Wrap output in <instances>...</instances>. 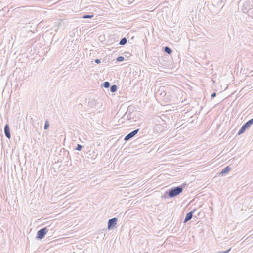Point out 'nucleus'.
<instances>
[{"mask_svg":"<svg viewBox=\"0 0 253 253\" xmlns=\"http://www.w3.org/2000/svg\"><path fill=\"white\" fill-rule=\"evenodd\" d=\"M243 126H244V127L245 128V129H248V128H249L250 127V126H249V125H248V124H247V123H245L243 125Z\"/></svg>","mask_w":253,"mask_h":253,"instance_id":"4be33fe9","label":"nucleus"},{"mask_svg":"<svg viewBox=\"0 0 253 253\" xmlns=\"http://www.w3.org/2000/svg\"><path fill=\"white\" fill-rule=\"evenodd\" d=\"M185 187V184H182L180 186L172 187L167 190L164 194L163 197L165 199L175 197L182 192Z\"/></svg>","mask_w":253,"mask_h":253,"instance_id":"f257e3e1","label":"nucleus"},{"mask_svg":"<svg viewBox=\"0 0 253 253\" xmlns=\"http://www.w3.org/2000/svg\"><path fill=\"white\" fill-rule=\"evenodd\" d=\"M203 204H200L199 206H202Z\"/></svg>","mask_w":253,"mask_h":253,"instance_id":"cd10ccee","label":"nucleus"},{"mask_svg":"<svg viewBox=\"0 0 253 253\" xmlns=\"http://www.w3.org/2000/svg\"><path fill=\"white\" fill-rule=\"evenodd\" d=\"M146 253V252H144V253Z\"/></svg>","mask_w":253,"mask_h":253,"instance_id":"c85d7f7f","label":"nucleus"},{"mask_svg":"<svg viewBox=\"0 0 253 253\" xmlns=\"http://www.w3.org/2000/svg\"><path fill=\"white\" fill-rule=\"evenodd\" d=\"M4 134L5 136L8 138H11V133L9 126L8 124H6L4 126Z\"/></svg>","mask_w":253,"mask_h":253,"instance_id":"1a4fd4ad","label":"nucleus"},{"mask_svg":"<svg viewBox=\"0 0 253 253\" xmlns=\"http://www.w3.org/2000/svg\"><path fill=\"white\" fill-rule=\"evenodd\" d=\"M117 221L118 219L116 217L110 219L108 222V229L109 230L114 229L117 225Z\"/></svg>","mask_w":253,"mask_h":253,"instance_id":"39448f33","label":"nucleus"},{"mask_svg":"<svg viewBox=\"0 0 253 253\" xmlns=\"http://www.w3.org/2000/svg\"><path fill=\"white\" fill-rule=\"evenodd\" d=\"M230 170L231 168L230 167V166H227L221 170V171L220 173V174L223 175L224 174L228 173Z\"/></svg>","mask_w":253,"mask_h":253,"instance_id":"9d476101","label":"nucleus"},{"mask_svg":"<svg viewBox=\"0 0 253 253\" xmlns=\"http://www.w3.org/2000/svg\"><path fill=\"white\" fill-rule=\"evenodd\" d=\"M243 126H244V127L245 128V129H248V128H249L250 127V126H249V125H248V124H247V123H245L243 125Z\"/></svg>","mask_w":253,"mask_h":253,"instance_id":"412c9836","label":"nucleus"},{"mask_svg":"<svg viewBox=\"0 0 253 253\" xmlns=\"http://www.w3.org/2000/svg\"><path fill=\"white\" fill-rule=\"evenodd\" d=\"M195 200V199H193L192 201H191L187 206H189V205L191 204V206H193V205H195L196 203H194L193 204V202H194Z\"/></svg>","mask_w":253,"mask_h":253,"instance_id":"b1692460","label":"nucleus"},{"mask_svg":"<svg viewBox=\"0 0 253 253\" xmlns=\"http://www.w3.org/2000/svg\"><path fill=\"white\" fill-rule=\"evenodd\" d=\"M196 209H194L188 213L186 214V217L184 220L183 223H186L190 220H191L192 217H196V215H193V213L195 212Z\"/></svg>","mask_w":253,"mask_h":253,"instance_id":"423d86ee","label":"nucleus"},{"mask_svg":"<svg viewBox=\"0 0 253 253\" xmlns=\"http://www.w3.org/2000/svg\"><path fill=\"white\" fill-rule=\"evenodd\" d=\"M94 17V14H85L82 16L83 19H90Z\"/></svg>","mask_w":253,"mask_h":253,"instance_id":"4468645a","label":"nucleus"},{"mask_svg":"<svg viewBox=\"0 0 253 253\" xmlns=\"http://www.w3.org/2000/svg\"><path fill=\"white\" fill-rule=\"evenodd\" d=\"M167 89L168 88L165 86H160L157 90V95H160L164 99H166L167 98L166 97Z\"/></svg>","mask_w":253,"mask_h":253,"instance_id":"20e7f679","label":"nucleus"},{"mask_svg":"<svg viewBox=\"0 0 253 253\" xmlns=\"http://www.w3.org/2000/svg\"><path fill=\"white\" fill-rule=\"evenodd\" d=\"M83 146L80 144H78L77 147L76 148V150L78 151H81L82 149Z\"/></svg>","mask_w":253,"mask_h":253,"instance_id":"aec40b11","label":"nucleus"},{"mask_svg":"<svg viewBox=\"0 0 253 253\" xmlns=\"http://www.w3.org/2000/svg\"><path fill=\"white\" fill-rule=\"evenodd\" d=\"M127 42V39L126 37L123 38L119 42V45H124Z\"/></svg>","mask_w":253,"mask_h":253,"instance_id":"f8f14e48","label":"nucleus"},{"mask_svg":"<svg viewBox=\"0 0 253 253\" xmlns=\"http://www.w3.org/2000/svg\"><path fill=\"white\" fill-rule=\"evenodd\" d=\"M125 59L124 57L123 56H119L118 57H117V58L116 59V60L118 62H121V61H124Z\"/></svg>","mask_w":253,"mask_h":253,"instance_id":"a211bd4d","label":"nucleus"},{"mask_svg":"<svg viewBox=\"0 0 253 253\" xmlns=\"http://www.w3.org/2000/svg\"><path fill=\"white\" fill-rule=\"evenodd\" d=\"M252 207H237L236 211H238V214L248 216L253 212V210Z\"/></svg>","mask_w":253,"mask_h":253,"instance_id":"f03ea898","label":"nucleus"},{"mask_svg":"<svg viewBox=\"0 0 253 253\" xmlns=\"http://www.w3.org/2000/svg\"><path fill=\"white\" fill-rule=\"evenodd\" d=\"M117 86L116 85H112L110 87V91L112 92V93H114V92H115L117 91Z\"/></svg>","mask_w":253,"mask_h":253,"instance_id":"ddd939ff","label":"nucleus"},{"mask_svg":"<svg viewBox=\"0 0 253 253\" xmlns=\"http://www.w3.org/2000/svg\"><path fill=\"white\" fill-rule=\"evenodd\" d=\"M164 51L168 54H171L172 52V49L168 46L164 48Z\"/></svg>","mask_w":253,"mask_h":253,"instance_id":"9b49d317","label":"nucleus"},{"mask_svg":"<svg viewBox=\"0 0 253 253\" xmlns=\"http://www.w3.org/2000/svg\"><path fill=\"white\" fill-rule=\"evenodd\" d=\"M216 93H215V92H213V93H212L211 94V97L212 98H213L214 97H215L216 96Z\"/></svg>","mask_w":253,"mask_h":253,"instance_id":"bb28decb","label":"nucleus"},{"mask_svg":"<svg viewBox=\"0 0 253 253\" xmlns=\"http://www.w3.org/2000/svg\"><path fill=\"white\" fill-rule=\"evenodd\" d=\"M48 231V229L46 227L41 229L37 232L36 238L40 240L44 238Z\"/></svg>","mask_w":253,"mask_h":253,"instance_id":"7ed1b4c3","label":"nucleus"},{"mask_svg":"<svg viewBox=\"0 0 253 253\" xmlns=\"http://www.w3.org/2000/svg\"><path fill=\"white\" fill-rule=\"evenodd\" d=\"M230 250H231V249H229V250H228L226 251H219L218 252V253H227L230 251Z\"/></svg>","mask_w":253,"mask_h":253,"instance_id":"393cba45","label":"nucleus"},{"mask_svg":"<svg viewBox=\"0 0 253 253\" xmlns=\"http://www.w3.org/2000/svg\"><path fill=\"white\" fill-rule=\"evenodd\" d=\"M247 124L251 126L253 124V118L247 122Z\"/></svg>","mask_w":253,"mask_h":253,"instance_id":"6ab92c4d","label":"nucleus"},{"mask_svg":"<svg viewBox=\"0 0 253 253\" xmlns=\"http://www.w3.org/2000/svg\"><path fill=\"white\" fill-rule=\"evenodd\" d=\"M139 131V129H137L130 132L125 136L124 140L127 141L131 138H133L138 132Z\"/></svg>","mask_w":253,"mask_h":253,"instance_id":"0eeeda50","label":"nucleus"},{"mask_svg":"<svg viewBox=\"0 0 253 253\" xmlns=\"http://www.w3.org/2000/svg\"><path fill=\"white\" fill-rule=\"evenodd\" d=\"M243 126H244V127L245 128V129H248V128H249L250 127V126H249V125H248V124H247V123H245L243 125Z\"/></svg>","mask_w":253,"mask_h":253,"instance_id":"5701e85b","label":"nucleus"},{"mask_svg":"<svg viewBox=\"0 0 253 253\" xmlns=\"http://www.w3.org/2000/svg\"><path fill=\"white\" fill-rule=\"evenodd\" d=\"M110 85V84L109 82H105L102 85V86L104 87L105 88H108Z\"/></svg>","mask_w":253,"mask_h":253,"instance_id":"2eb2a0df","label":"nucleus"},{"mask_svg":"<svg viewBox=\"0 0 253 253\" xmlns=\"http://www.w3.org/2000/svg\"><path fill=\"white\" fill-rule=\"evenodd\" d=\"M246 129L243 126H241V128L240 129L239 131L237 133V134L238 135H241V134L243 133Z\"/></svg>","mask_w":253,"mask_h":253,"instance_id":"dca6fc26","label":"nucleus"},{"mask_svg":"<svg viewBox=\"0 0 253 253\" xmlns=\"http://www.w3.org/2000/svg\"><path fill=\"white\" fill-rule=\"evenodd\" d=\"M94 61L96 64H99L101 62L100 59H95Z\"/></svg>","mask_w":253,"mask_h":253,"instance_id":"a878e982","label":"nucleus"},{"mask_svg":"<svg viewBox=\"0 0 253 253\" xmlns=\"http://www.w3.org/2000/svg\"><path fill=\"white\" fill-rule=\"evenodd\" d=\"M49 126V124L48 123V121L47 120H46L45 121L44 126V129H47L48 128Z\"/></svg>","mask_w":253,"mask_h":253,"instance_id":"f3484780","label":"nucleus"},{"mask_svg":"<svg viewBox=\"0 0 253 253\" xmlns=\"http://www.w3.org/2000/svg\"><path fill=\"white\" fill-rule=\"evenodd\" d=\"M132 112L130 111V106L128 107L127 110L125 115L122 118L126 119L127 120H130L132 118L131 117Z\"/></svg>","mask_w":253,"mask_h":253,"instance_id":"6e6552de","label":"nucleus"}]
</instances>
